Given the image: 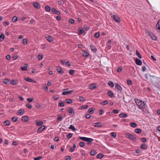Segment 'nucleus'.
I'll list each match as a JSON object with an SVG mask.
<instances>
[{"label": "nucleus", "mask_w": 160, "mask_h": 160, "mask_svg": "<svg viewBox=\"0 0 160 160\" xmlns=\"http://www.w3.org/2000/svg\"><path fill=\"white\" fill-rule=\"evenodd\" d=\"M135 101L138 108L142 109L144 108L145 104L143 102L138 99L135 100Z\"/></svg>", "instance_id": "1"}, {"label": "nucleus", "mask_w": 160, "mask_h": 160, "mask_svg": "<svg viewBox=\"0 0 160 160\" xmlns=\"http://www.w3.org/2000/svg\"><path fill=\"white\" fill-rule=\"evenodd\" d=\"M126 137L132 140H135L136 139L135 137L133 135L129 133H127L126 135Z\"/></svg>", "instance_id": "2"}, {"label": "nucleus", "mask_w": 160, "mask_h": 160, "mask_svg": "<svg viewBox=\"0 0 160 160\" xmlns=\"http://www.w3.org/2000/svg\"><path fill=\"white\" fill-rule=\"evenodd\" d=\"M146 78L149 82H151L152 81V78H154V77L152 76L151 75L149 74H147L145 75Z\"/></svg>", "instance_id": "3"}, {"label": "nucleus", "mask_w": 160, "mask_h": 160, "mask_svg": "<svg viewBox=\"0 0 160 160\" xmlns=\"http://www.w3.org/2000/svg\"><path fill=\"white\" fill-rule=\"evenodd\" d=\"M68 112L69 113V115L71 116H73L74 114V111L72 108H68L67 109Z\"/></svg>", "instance_id": "4"}, {"label": "nucleus", "mask_w": 160, "mask_h": 160, "mask_svg": "<svg viewBox=\"0 0 160 160\" xmlns=\"http://www.w3.org/2000/svg\"><path fill=\"white\" fill-rule=\"evenodd\" d=\"M113 18L116 22H120L121 21L120 18L117 15H114L113 16Z\"/></svg>", "instance_id": "5"}, {"label": "nucleus", "mask_w": 160, "mask_h": 160, "mask_svg": "<svg viewBox=\"0 0 160 160\" xmlns=\"http://www.w3.org/2000/svg\"><path fill=\"white\" fill-rule=\"evenodd\" d=\"M46 128V126L42 125L40 127L38 130L37 132L38 133H40L43 131Z\"/></svg>", "instance_id": "6"}, {"label": "nucleus", "mask_w": 160, "mask_h": 160, "mask_svg": "<svg viewBox=\"0 0 160 160\" xmlns=\"http://www.w3.org/2000/svg\"><path fill=\"white\" fill-rule=\"evenodd\" d=\"M148 35L151 37L152 38L153 40H156L157 39V38L155 36L153 33L150 32H148Z\"/></svg>", "instance_id": "7"}, {"label": "nucleus", "mask_w": 160, "mask_h": 160, "mask_svg": "<svg viewBox=\"0 0 160 160\" xmlns=\"http://www.w3.org/2000/svg\"><path fill=\"white\" fill-rule=\"evenodd\" d=\"M57 70L58 73L59 74H63L64 73L63 70L61 68L60 66L57 67Z\"/></svg>", "instance_id": "8"}, {"label": "nucleus", "mask_w": 160, "mask_h": 160, "mask_svg": "<svg viewBox=\"0 0 160 160\" xmlns=\"http://www.w3.org/2000/svg\"><path fill=\"white\" fill-rule=\"evenodd\" d=\"M93 126L95 127L101 128L102 126L101 122H97L93 124Z\"/></svg>", "instance_id": "9"}, {"label": "nucleus", "mask_w": 160, "mask_h": 160, "mask_svg": "<svg viewBox=\"0 0 160 160\" xmlns=\"http://www.w3.org/2000/svg\"><path fill=\"white\" fill-rule=\"evenodd\" d=\"M93 141V139L92 138H88V140L87 141V144L88 145H90L92 144V142Z\"/></svg>", "instance_id": "10"}, {"label": "nucleus", "mask_w": 160, "mask_h": 160, "mask_svg": "<svg viewBox=\"0 0 160 160\" xmlns=\"http://www.w3.org/2000/svg\"><path fill=\"white\" fill-rule=\"evenodd\" d=\"M33 6L35 8L37 9H39L41 7L40 5L37 3V2H35L33 3Z\"/></svg>", "instance_id": "11"}, {"label": "nucleus", "mask_w": 160, "mask_h": 160, "mask_svg": "<svg viewBox=\"0 0 160 160\" xmlns=\"http://www.w3.org/2000/svg\"><path fill=\"white\" fill-rule=\"evenodd\" d=\"M74 90H71L66 92H62V94L63 95H66L70 94L71 93L73 92Z\"/></svg>", "instance_id": "12"}, {"label": "nucleus", "mask_w": 160, "mask_h": 160, "mask_svg": "<svg viewBox=\"0 0 160 160\" xmlns=\"http://www.w3.org/2000/svg\"><path fill=\"white\" fill-rule=\"evenodd\" d=\"M115 85L116 88L118 91H121L122 90V88L120 85L117 83H116L115 84Z\"/></svg>", "instance_id": "13"}, {"label": "nucleus", "mask_w": 160, "mask_h": 160, "mask_svg": "<svg viewBox=\"0 0 160 160\" xmlns=\"http://www.w3.org/2000/svg\"><path fill=\"white\" fill-rule=\"evenodd\" d=\"M47 40L49 42H51L53 41V38L50 36L48 35L46 37Z\"/></svg>", "instance_id": "14"}, {"label": "nucleus", "mask_w": 160, "mask_h": 160, "mask_svg": "<svg viewBox=\"0 0 160 160\" xmlns=\"http://www.w3.org/2000/svg\"><path fill=\"white\" fill-rule=\"evenodd\" d=\"M90 48L91 50L94 52L97 51V48L96 47L93 45H91L90 46Z\"/></svg>", "instance_id": "15"}, {"label": "nucleus", "mask_w": 160, "mask_h": 160, "mask_svg": "<svg viewBox=\"0 0 160 160\" xmlns=\"http://www.w3.org/2000/svg\"><path fill=\"white\" fill-rule=\"evenodd\" d=\"M28 65L27 64H25L24 67H21V69L23 71H27L28 70Z\"/></svg>", "instance_id": "16"}, {"label": "nucleus", "mask_w": 160, "mask_h": 160, "mask_svg": "<svg viewBox=\"0 0 160 160\" xmlns=\"http://www.w3.org/2000/svg\"><path fill=\"white\" fill-rule=\"evenodd\" d=\"M29 120L28 117L26 116H23L22 117V120L25 122H27Z\"/></svg>", "instance_id": "17"}, {"label": "nucleus", "mask_w": 160, "mask_h": 160, "mask_svg": "<svg viewBox=\"0 0 160 160\" xmlns=\"http://www.w3.org/2000/svg\"><path fill=\"white\" fill-rule=\"evenodd\" d=\"M24 110L22 109H20L17 112V114L18 115H23L24 113Z\"/></svg>", "instance_id": "18"}, {"label": "nucleus", "mask_w": 160, "mask_h": 160, "mask_svg": "<svg viewBox=\"0 0 160 160\" xmlns=\"http://www.w3.org/2000/svg\"><path fill=\"white\" fill-rule=\"evenodd\" d=\"M24 80L28 82H36L33 79L28 78H24Z\"/></svg>", "instance_id": "19"}, {"label": "nucleus", "mask_w": 160, "mask_h": 160, "mask_svg": "<svg viewBox=\"0 0 160 160\" xmlns=\"http://www.w3.org/2000/svg\"><path fill=\"white\" fill-rule=\"evenodd\" d=\"M18 80H15L14 79L12 80L10 82V83L12 85H16L18 84Z\"/></svg>", "instance_id": "20"}, {"label": "nucleus", "mask_w": 160, "mask_h": 160, "mask_svg": "<svg viewBox=\"0 0 160 160\" xmlns=\"http://www.w3.org/2000/svg\"><path fill=\"white\" fill-rule=\"evenodd\" d=\"M135 62L136 64L138 65H141L142 63L141 60L137 58L136 59Z\"/></svg>", "instance_id": "21"}, {"label": "nucleus", "mask_w": 160, "mask_h": 160, "mask_svg": "<svg viewBox=\"0 0 160 160\" xmlns=\"http://www.w3.org/2000/svg\"><path fill=\"white\" fill-rule=\"evenodd\" d=\"M60 61L62 64H65L66 65H68V64L69 63V62L67 60H61Z\"/></svg>", "instance_id": "22"}, {"label": "nucleus", "mask_w": 160, "mask_h": 160, "mask_svg": "<svg viewBox=\"0 0 160 160\" xmlns=\"http://www.w3.org/2000/svg\"><path fill=\"white\" fill-rule=\"evenodd\" d=\"M103 156V155L101 153H99L98 154L97 156V158H98V159H101L102 158Z\"/></svg>", "instance_id": "23"}, {"label": "nucleus", "mask_w": 160, "mask_h": 160, "mask_svg": "<svg viewBox=\"0 0 160 160\" xmlns=\"http://www.w3.org/2000/svg\"><path fill=\"white\" fill-rule=\"evenodd\" d=\"M69 129L72 130L73 131H76L77 130V129L72 125H71L69 127Z\"/></svg>", "instance_id": "24"}, {"label": "nucleus", "mask_w": 160, "mask_h": 160, "mask_svg": "<svg viewBox=\"0 0 160 160\" xmlns=\"http://www.w3.org/2000/svg\"><path fill=\"white\" fill-rule=\"evenodd\" d=\"M119 117L122 118H125L127 116L126 114H124L123 113H121L119 115Z\"/></svg>", "instance_id": "25"}, {"label": "nucleus", "mask_w": 160, "mask_h": 160, "mask_svg": "<svg viewBox=\"0 0 160 160\" xmlns=\"http://www.w3.org/2000/svg\"><path fill=\"white\" fill-rule=\"evenodd\" d=\"M130 126L132 127V128H135L137 126V124L134 122H131L130 123Z\"/></svg>", "instance_id": "26"}, {"label": "nucleus", "mask_w": 160, "mask_h": 160, "mask_svg": "<svg viewBox=\"0 0 160 160\" xmlns=\"http://www.w3.org/2000/svg\"><path fill=\"white\" fill-rule=\"evenodd\" d=\"M5 38V36L2 33L1 35H0V41H2Z\"/></svg>", "instance_id": "27"}, {"label": "nucleus", "mask_w": 160, "mask_h": 160, "mask_svg": "<svg viewBox=\"0 0 160 160\" xmlns=\"http://www.w3.org/2000/svg\"><path fill=\"white\" fill-rule=\"evenodd\" d=\"M79 138L82 140L86 142L87 141V140H88V138L81 137H79Z\"/></svg>", "instance_id": "28"}, {"label": "nucleus", "mask_w": 160, "mask_h": 160, "mask_svg": "<svg viewBox=\"0 0 160 160\" xmlns=\"http://www.w3.org/2000/svg\"><path fill=\"white\" fill-rule=\"evenodd\" d=\"M96 88V87L93 84H90L89 86V88L90 89L93 90Z\"/></svg>", "instance_id": "29"}, {"label": "nucleus", "mask_w": 160, "mask_h": 160, "mask_svg": "<svg viewBox=\"0 0 160 160\" xmlns=\"http://www.w3.org/2000/svg\"><path fill=\"white\" fill-rule=\"evenodd\" d=\"M18 17L16 16L13 17L12 18V21L13 22H16L18 20Z\"/></svg>", "instance_id": "30"}, {"label": "nucleus", "mask_w": 160, "mask_h": 160, "mask_svg": "<svg viewBox=\"0 0 160 160\" xmlns=\"http://www.w3.org/2000/svg\"><path fill=\"white\" fill-rule=\"evenodd\" d=\"M140 148L141 149H145L147 148V146L145 144H143L141 145Z\"/></svg>", "instance_id": "31"}, {"label": "nucleus", "mask_w": 160, "mask_h": 160, "mask_svg": "<svg viewBox=\"0 0 160 160\" xmlns=\"http://www.w3.org/2000/svg\"><path fill=\"white\" fill-rule=\"evenodd\" d=\"M83 55L84 57H88L89 53L86 51H84L83 52Z\"/></svg>", "instance_id": "32"}, {"label": "nucleus", "mask_w": 160, "mask_h": 160, "mask_svg": "<svg viewBox=\"0 0 160 160\" xmlns=\"http://www.w3.org/2000/svg\"><path fill=\"white\" fill-rule=\"evenodd\" d=\"M9 24V21H4L3 23V24L4 26H7Z\"/></svg>", "instance_id": "33"}, {"label": "nucleus", "mask_w": 160, "mask_h": 160, "mask_svg": "<svg viewBox=\"0 0 160 160\" xmlns=\"http://www.w3.org/2000/svg\"><path fill=\"white\" fill-rule=\"evenodd\" d=\"M96 152L94 150H92L90 152V154L92 156H94L95 155Z\"/></svg>", "instance_id": "34"}, {"label": "nucleus", "mask_w": 160, "mask_h": 160, "mask_svg": "<svg viewBox=\"0 0 160 160\" xmlns=\"http://www.w3.org/2000/svg\"><path fill=\"white\" fill-rule=\"evenodd\" d=\"M156 26L158 29L160 30V20L158 21Z\"/></svg>", "instance_id": "35"}, {"label": "nucleus", "mask_w": 160, "mask_h": 160, "mask_svg": "<svg viewBox=\"0 0 160 160\" xmlns=\"http://www.w3.org/2000/svg\"><path fill=\"white\" fill-rule=\"evenodd\" d=\"M43 124V122L42 121L38 122L36 123L37 126H42Z\"/></svg>", "instance_id": "36"}, {"label": "nucleus", "mask_w": 160, "mask_h": 160, "mask_svg": "<svg viewBox=\"0 0 160 160\" xmlns=\"http://www.w3.org/2000/svg\"><path fill=\"white\" fill-rule=\"evenodd\" d=\"M4 123L5 125L8 126L10 124V123L9 121L7 120L4 122Z\"/></svg>", "instance_id": "37"}, {"label": "nucleus", "mask_w": 160, "mask_h": 160, "mask_svg": "<svg viewBox=\"0 0 160 160\" xmlns=\"http://www.w3.org/2000/svg\"><path fill=\"white\" fill-rule=\"evenodd\" d=\"M62 120V116H61L57 118V121L58 122Z\"/></svg>", "instance_id": "38"}, {"label": "nucleus", "mask_w": 160, "mask_h": 160, "mask_svg": "<svg viewBox=\"0 0 160 160\" xmlns=\"http://www.w3.org/2000/svg\"><path fill=\"white\" fill-rule=\"evenodd\" d=\"M136 54L137 56L139 58H141L142 57L141 56L140 54V53L138 51V50H137L136 51Z\"/></svg>", "instance_id": "39"}, {"label": "nucleus", "mask_w": 160, "mask_h": 160, "mask_svg": "<svg viewBox=\"0 0 160 160\" xmlns=\"http://www.w3.org/2000/svg\"><path fill=\"white\" fill-rule=\"evenodd\" d=\"M116 133L115 132H112L111 133V136L114 138H115L116 136Z\"/></svg>", "instance_id": "40"}, {"label": "nucleus", "mask_w": 160, "mask_h": 160, "mask_svg": "<svg viewBox=\"0 0 160 160\" xmlns=\"http://www.w3.org/2000/svg\"><path fill=\"white\" fill-rule=\"evenodd\" d=\"M135 132L138 134H139L141 132V129L139 128H137L135 129Z\"/></svg>", "instance_id": "41"}, {"label": "nucleus", "mask_w": 160, "mask_h": 160, "mask_svg": "<svg viewBox=\"0 0 160 160\" xmlns=\"http://www.w3.org/2000/svg\"><path fill=\"white\" fill-rule=\"evenodd\" d=\"M9 80L8 79H5L3 80V82L5 84H8L9 82Z\"/></svg>", "instance_id": "42"}, {"label": "nucleus", "mask_w": 160, "mask_h": 160, "mask_svg": "<svg viewBox=\"0 0 160 160\" xmlns=\"http://www.w3.org/2000/svg\"><path fill=\"white\" fill-rule=\"evenodd\" d=\"M45 8L47 12H50V10H51L50 8L48 6H46L45 7Z\"/></svg>", "instance_id": "43"}, {"label": "nucleus", "mask_w": 160, "mask_h": 160, "mask_svg": "<svg viewBox=\"0 0 160 160\" xmlns=\"http://www.w3.org/2000/svg\"><path fill=\"white\" fill-rule=\"evenodd\" d=\"M74 72V71L73 69H70L69 70V73L71 75H73Z\"/></svg>", "instance_id": "44"}, {"label": "nucleus", "mask_w": 160, "mask_h": 160, "mask_svg": "<svg viewBox=\"0 0 160 160\" xmlns=\"http://www.w3.org/2000/svg\"><path fill=\"white\" fill-rule=\"evenodd\" d=\"M64 105V103L62 102H60L58 104V106L60 107H62Z\"/></svg>", "instance_id": "45"}, {"label": "nucleus", "mask_w": 160, "mask_h": 160, "mask_svg": "<svg viewBox=\"0 0 160 160\" xmlns=\"http://www.w3.org/2000/svg\"><path fill=\"white\" fill-rule=\"evenodd\" d=\"M68 104H71L72 102V100L71 99H67L66 100Z\"/></svg>", "instance_id": "46"}, {"label": "nucleus", "mask_w": 160, "mask_h": 160, "mask_svg": "<svg viewBox=\"0 0 160 160\" xmlns=\"http://www.w3.org/2000/svg\"><path fill=\"white\" fill-rule=\"evenodd\" d=\"M42 158V156H38L36 158H33L34 160H40Z\"/></svg>", "instance_id": "47"}, {"label": "nucleus", "mask_w": 160, "mask_h": 160, "mask_svg": "<svg viewBox=\"0 0 160 160\" xmlns=\"http://www.w3.org/2000/svg\"><path fill=\"white\" fill-rule=\"evenodd\" d=\"M88 112L91 114H92L94 112V111L93 110L92 108H90L88 110Z\"/></svg>", "instance_id": "48"}, {"label": "nucleus", "mask_w": 160, "mask_h": 160, "mask_svg": "<svg viewBox=\"0 0 160 160\" xmlns=\"http://www.w3.org/2000/svg\"><path fill=\"white\" fill-rule=\"evenodd\" d=\"M79 99L80 101L81 102H84L86 101L84 99V97H79Z\"/></svg>", "instance_id": "49"}, {"label": "nucleus", "mask_w": 160, "mask_h": 160, "mask_svg": "<svg viewBox=\"0 0 160 160\" xmlns=\"http://www.w3.org/2000/svg\"><path fill=\"white\" fill-rule=\"evenodd\" d=\"M57 10L54 8H52L51 9V11L53 14H55Z\"/></svg>", "instance_id": "50"}, {"label": "nucleus", "mask_w": 160, "mask_h": 160, "mask_svg": "<svg viewBox=\"0 0 160 160\" xmlns=\"http://www.w3.org/2000/svg\"><path fill=\"white\" fill-rule=\"evenodd\" d=\"M43 55H42L39 54L38 57V59L39 60H41L42 59Z\"/></svg>", "instance_id": "51"}, {"label": "nucleus", "mask_w": 160, "mask_h": 160, "mask_svg": "<svg viewBox=\"0 0 160 160\" xmlns=\"http://www.w3.org/2000/svg\"><path fill=\"white\" fill-rule=\"evenodd\" d=\"M18 118L17 117H13L12 118V120L13 122H15L17 121Z\"/></svg>", "instance_id": "52"}, {"label": "nucleus", "mask_w": 160, "mask_h": 160, "mask_svg": "<svg viewBox=\"0 0 160 160\" xmlns=\"http://www.w3.org/2000/svg\"><path fill=\"white\" fill-rule=\"evenodd\" d=\"M88 108V106L87 105H85L84 106H82L81 107V109H86Z\"/></svg>", "instance_id": "53"}, {"label": "nucleus", "mask_w": 160, "mask_h": 160, "mask_svg": "<svg viewBox=\"0 0 160 160\" xmlns=\"http://www.w3.org/2000/svg\"><path fill=\"white\" fill-rule=\"evenodd\" d=\"M74 20L72 19L71 18L69 20V22L71 24L74 23Z\"/></svg>", "instance_id": "54"}, {"label": "nucleus", "mask_w": 160, "mask_h": 160, "mask_svg": "<svg viewBox=\"0 0 160 160\" xmlns=\"http://www.w3.org/2000/svg\"><path fill=\"white\" fill-rule=\"evenodd\" d=\"M127 83L129 85H131L132 84V81L130 79H128L127 81Z\"/></svg>", "instance_id": "55"}, {"label": "nucleus", "mask_w": 160, "mask_h": 160, "mask_svg": "<svg viewBox=\"0 0 160 160\" xmlns=\"http://www.w3.org/2000/svg\"><path fill=\"white\" fill-rule=\"evenodd\" d=\"M108 102L107 100H105L103 102H102L101 103L103 105H104L107 104Z\"/></svg>", "instance_id": "56"}, {"label": "nucleus", "mask_w": 160, "mask_h": 160, "mask_svg": "<svg viewBox=\"0 0 160 160\" xmlns=\"http://www.w3.org/2000/svg\"><path fill=\"white\" fill-rule=\"evenodd\" d=\"M59 98V97L58 95H56L53 96V99L54 100H56L58 99Z\"/></svg>", "instance_id": "57"}, {"label": "nucleus", "mask_w": 160, "mask_h": 160, "mask_svg": "<svg viewBox=\"0 0 160 160\" xmlns=\"http://www.w3.org/2000/svg\"><path fill=\"white\" fill-rule=\"evenodd\" d=\"M26 106L29 109H31L32 108V106L29 103H27L26 104Z\"/></svg>", "instance_id": "58"}, {"label": "nucleus", "mask_w": 160, "mask_h": 160, "mask_svg": "<svg viewBox=\"0 0 160 160\" xmlns=\"http://www.w3.org/2000/svg\"><path fill=\"white\" fill-rule=\"evenodd\" d=\"M99 35L100 34L99 32H96L95 33L94 36L95 38H98L99 37Z\"/></svg>", "instance_id": "59"}, {"label": "nucleus", "mask_w": 160, "mask_h": 160, "mask_svg": "<svg viewBox=\"0 0 160 160\" xmlns=\"http://www.w3.org/2000/svg\"><path fill=\"white\" fill-rule=\"evenodd\" d=\"M72 136V134L71 133H69L67 135V138L68 139H70Z\"/></svg>", "instance_id": "60"}, {"label": "nucleus", "mask_w": 160, "mask_h": 160, "mask_svg": "<svg viewBox=\"0 0 160 160\" xmlns=\"http://www.w3.org/2000/svg\"><path fill=\"white\" fill-rule=\"evenodd\" d=\"M122 68H121V67H119L118 68L117 71V72H121L122 71Z\"/></svg>", "instance_id": "61"}, {"label": "nucleus", "mask_w": 160, "mask_h": 160, "mask_svg": "<svg viewBox=\"0 0 160 160\" xmlns=\"http://www.w3.org/2000/svg\"><path fill=\"white\" fill-rule=\"evenodd\" d=\"M79 34H81L84 32V30L82 28H81L79 30Z\"/></svg>", "instance_id": "62"}, {"label": "nucleus", "mask_w": 160, "mask_h": 160, "mask_svg": "<svg viewBox=\"0 0 160 160\" xmlns=\"http://www.w3.org/2000/svg\"><path fill=\"white\" fill-rule=\"evenodd\" d=\"M27 43V41L26 39H24L23 40V43L24 45H26Z\"/></svg>", "instance_id": "63"}, {"label": "nucleus", "mask_w": 160, "mask_h": 160, "mask_svg": "<svg viewBox=\"0 0 160 160\" xmlns=\"http://www.w3.org/2000/svg\"><path fill=\"white\" fill-rule=\"evenodd\" d=\"M84 145L85 144L83 142H81L79 143V145L81 147H83Z\"/></svg>", "instance_id": "64"}]
</instances>
